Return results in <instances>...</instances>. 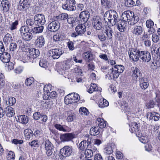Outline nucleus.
Masks as SVG:
<instances>
[{
    "mask_svg": "<svg viewBox=\"0 0 160 160\" xmlns=\"http://www.w3.org/2000/svg\"><path fill=\"white\" fill-rule=\"evenodd\" d=\"M104 19H108L112 26L115 25L119 20L117 12L114 10L107 11L104 14Z\"/></svg>",
    "mask_w": 160,
    "mask_h": 160,
    "instance_id": "obj_1",
    "label": "nucleus"
},
{
    "mask_svg": "<svg viewBox=\"0 0 160 160\" xmlns=\"http://www.w3.org/2000/svg\"><path fill=\"white\" fill-rule=\"evenodd\" d=\"M70 67V63L68 61H66L61 62L59 64L58 72L60 74L62 75L64 74V77L66 78V77L64 76V74L66 72L65 71L69 68Z\"/></svg>",
    "mask_w": 160,
    "mask_h": 160,
    "instance_id": "obj_2",
    "label": "nucleus"
},
{
    "mask_svg": "<svg viewBox=\"0 0 160 160\" xmlns=\"http://www.w3.org/2000/svg\"><path fill=\"white\" fill-rule=\"evenodd\" d=\"M141 51L138 49L132 48L129 50L128 53L130 58L133 61L137 62L140 58Z\"/></svg>",
    "mask_w": 160,
    "mask_h": 160,
    "instance_id": "obj_3",
    "label": "nucleus"
},
{
    "mask_svg": "<svg viewBox=\"0 0 160 160\" xmlns=\"http://www.w3.org/2000/svg\"><path fill=\"white\" fill-rule=\"evenodd\" d=\"M74 0H66L65 3L62 5L63 9L70 11H74L76 9Z\"/></svg>",
    "mask_w": 160,
    "mask_h": 160,
    "instance_id": "obj_4",
    "label": "nucleus"
},
{
    "mask_svg": "<svg viewBox=\"0 0 160 160\" xmlns=\"http://www.w3.org/2000/svg\"><path fill=\"white\" fill-rule=\"evenodd\" d=\"M101 18L98 16L93 17L92 20V24L93 28L99 30L102 28V23Z\"/></svg>",
    "mask_w": 160,
    "mask_h": 160,
    "instance_id": "obj_5",
    "label": "nucleus"
},
{
    "mask_svg": "<svg viewBox=\"0 0 160 160\" xmlns=\"http://www.w3.org/2000/svg\"><path fill=\"white\" fill-rule=\"evenodd\" d=\"M60 152L61 155V158L62 157H63V158H62L63 159L70 156L72 153V150L70 147L66 146L61 149Z\"/></svg>",
    "mask_w": 160,
    "mask_h": 160,
    "instance_id": "obj_6",
    "label": "nucleus"
},
{
    "mask_svg": "<svg viewBox=\"0 0 160 160\" xmlns=\"http://www.w3.org/2000/svg\"><path fill=\"white\" fill-rule=\"evenodd\" d=\"M18 6V9L21 10L25 8L26 13L29 14L30 5L28 2V0H20Z\"/></svg>",
    "mask_w": 160,
    "mask_h": 160,
    "instance_id": "obj_7",
    "label": "nucleus"
},
{
    "mask_svg": "<svg viewBox=\"0 0 160 160\" xmlns=\"http://www.w3.org/2000/svg\"><path fill=\"white\" fill-rule=\"evenodd\" d=\"M34 22H31L34 23L36 26H37V25H43L46 21L44 16L41 14L36 15L34 17Z\"/></svg>",
    "mask_w": 160,
    "mask_h": 160,
    "instance_id": "obj_8",
    "label": "nucleus"
},
{
    "mask_svg": "<svg viewBox=\"0 0 160 160\" xmlns=\"http://www.w3.org/2000/svg\"><path fill=\"white\" fill-rule=\"evenodd\" d=\"M40 25H37V26H36L34 23L31 22V26H32L31 28H32V30L31 31L32 32L31 33L32 37L33 35H34L37 33H41L42 32L44 27L42 25L39 26Z\"/></svg>",
    "mask_w": 160,
    "mask_h": 160,
    "instance_id": "obj_9",
    "label": "nucleus"
},
{
    "mask_svg": "<svg viewBox=\"0 0 160 160\" xmlns=\"http://www.w3.org/2000/svg\"><path fill=\"white\" fill-rule=\"evenodd\" d=\"M60 27V24L57 20L50 22L48 26V29L50 31L55 32L58 31Z\"/></svg>",
    "mask_w": 160,
    "mask_h": 160,
    "instance_id": "obj_10",
    "label": "nucleus"
},
{
    "mask_svg": "<svg viewBox=\"0 0 160 160\" xmlns=\"http://www.w3.org/2000/svg\"><path fill=\"white\" fill-rule=\"evenodd\" d=\"M139 57L140 59L144 62H148L151 59L150 53L146 51H141Z\"/></svg>",
    "mask_w": 160,
    "mask_h": 160,
    "instance_id": "obj_11",
    "label": "nucleus"
},
{
    "mask_svg": "<svg viewBox=\"0 0 160 160\" xmlns=\"http://www.w3.org/2000/svg\"><path fill=\"white\" fill-rule=\"evenodd\" d=\"M62 53L60 49L56 48L50 50L49 54L54 59L58 58Z\"/></svg>",
    "mask_w": 160,
    "mask_h": 160,
    "instance_id": "obj_12",
    "label": "nucleus"
},
{
    "mask_svg": "<svg viewBox=\"0 0 160 160\" xmlns=\"http://www.w3.org/2000/svg\"><path fill=\"white\" fill-rule=\"evenodd\" d=\"M87 140L82 141L79 144L78 148L81 150H84L89 147V145L91 144L92 139L89 138L88 136Z\"/></svg>",
    "mask_w": 160,
    "mask_h": 160,
    "instance_id": "obj_13",
    "label": "nucleus"
},
{
    "mask_svg": "<svg viewBox=\"0 0 160 160\" xmlns=\"http://www.w3.org/2000/svg\"><path fill=\"white\" fill-rule=\"evenodd\" d=\"M133 16V12L130 11L124 12L122 15L123 21L128 22L131 17Z\"/></svg>",
    "mask_w": 160,
    "mask_h": 160,
    "instance_id": "obj_14",
    "label": "nucleus"
},
{
    "mask_svg": "<svg viewBox=\"0 0 160 160\" xmlns=\"http://www.w3.org/2000/svg\"><path fill=\"white\" fill-rule=\"evenodd\" d=\"M75 135L71 133H65L60 135V139L63 141H68L71 140L74 138Z\"/></svg>",
    "mask_w": 160,
    "mask_h": 160,
    "instance_id": "obj_15",
    "label": "nucleus"
},
{
    "mask_svg": "<svg viewBox=\"0 0 160 160\" xmlns=\"http://www.w3.org/2000/svg\"><path fill=\"white\" fill-rule=\"evenodd\" d=\"M89 12L87 11H84L82 12L79 15V18L81 19V20H82L84 23L88 21L89 18Z\"/></svg>",
    "mask_w": 160,
    "mask_h": 160,
    "instance_id": "obj_16",
    "label": "nucleus"
},
{
    "mask_svg": "<svg viewBox=\"0 0 160 160\" xmlns=\"http://www.w3.org/2000/svg\"><path fill=\"white\" fill-rule=\"evenodd\" d=\"M11 58L10 54L7 52H4L2 53L0 57V59L2 62L4 63H8L10 60Z\"/></svg>",
    "mask_w": 160,
    "mask_h": 160,
    "instance_id": "obj_17",
    "label": "nucleus"
},
{
    "mask_svg": "<svg viewBox=\"0 0 160 160\" xmlns=\"http://www.w3.org/2000/svg\"><path fill=\"white\" fill-rule=\"evenodd\" d=\"M75 30L78 35H82L86 31V27L85 25L79 24L75 28Z\"/></svg>",
    "mask_w": 160,
    "mask_h": 160,
    "instance_id": "obj_18",
    "label": "nucleus"
},
{
    "mask_svg": "<svg viewBox=\"0 0 160 160\" xmlns=\"http://www.w3.org/2000/svg\"><path fill=\"white\" fill-rule=\"evenodd\" d=\"M139 81V85L142 89H145L148 87V83L146 78L142 77L140 78Z\"/></svg>",
    "mask_w": 160,
    "mask_h": 160,
    "instance_id": "obj_19",
    "label": "nucleus"
},
{
    "mask_svg": "<svg viewBox=\"0 0 160 160\" xmlns=\"http://www.w3.org/2000/svg\"><path fill=\"white\" fill-rule=\"evenodd\" d=\"M107 76L109 79H114L117 78L118 77V73L116 72L114 70L112 69V68L110 69Z\"/></svg>",
    "mask_w": 160,
    "mask_h": 160,
    "instance_id": "obj_20",
    "label": "nucleus"
},
{
    "mask_svg": "<svg viewBox=\"0 0 160 160\" xmlns=\"http://www.w3.org/2000/svg\"><path fill=\"white\" fill-rule=\"evenodd\" d=\"M132 76L133 79H137L138 77H140L141 76L139 70L136 67H133L132 68Z\"/></svg>",
    "mask_w": 160,
    "mask_h": 160,
    "instance_id": "obj_21",
    "label": "nucleus"
},
{
    "mask_svg": "<svg viewBox=\"0 0 160 160\" xmlns=\"http://www.w3.org/2000/svg\"><path fill=\"white\" fill-rule=\"evenodd\" d=\"M1 6L3 8V12L6 13L9 10L10 4L9 1L4 0L2 1Z\"/></svg>",
    "mask_w": 160,
    "mask_h": 160,
    "instance_id": "obj_22",
    "label": "nucleus"
},
{
    "mask_svg": "<svg viewBox=\"0 0 160 160\" xmlns=\"http://www.w3.org/2000/svg\"><path fill=\"white\" fill-rule=\"evenodd\" d=\"M146 26L147 28H149L148 32L150 33H152L154 32L155 30L153 28L154 23L151 19L147 20L146 22Z\"/></svg>",
    "mask_w": 160,
    "mask_h": 160,
    "instance_id": "obj_23",
    "label": "nucleus"
},
{
    "mask_svg": "<svg viewBox=\"0 0 160 160\" xmlns=\"http://www.w3.org/2000/svg\"><path fill=\"white\" fill-rule=\"evenodd\" d=\"M113 32V28L111 27L107 26L105 27L104 32L106 34L108 39H111L112 38Z\"/></svg>",
    "mask_w": 160,
    "mask_h": 160,
    "instance_id": "obj_24",
    "label": "nucleus"
},
{
    "mask_svg": "<svg viewBox=\"0 0 160 160\" xmlns=\"http://www.w3.org/2000/svg\"><path fill=\"white\" fill-rule=\"evenodd\" d=\"M117 24L118 29L121 32H123L125 30L126 24L122 20H119Z\"/></svg>",
    "mask_w": 160,
    "mask_h": 160,
    "instance_id": "obj_25",
    "label": "nucleus"
},
{
    "mask_svg": "<svg viewBox=\"0 0 160 160\" xmlns=\"http://www.w3.org/2000/svg\"><path fill=\"white\" fill-rule=\"evenodd\" d=\"M35 43L37 47H42L45 43L44 38L42 36L39 37L36 40Z\"/></svg>",
    "mask_w": 160,
    "mask_h": 160,
    "instance_id": "obj_26",
    "label": "nucleus"
},
{
    "mask_svg": "<svg viewBox=\"0 0 160 160\" xmlns=\"http://www.w3.org/2000/svg\"><path fill=\"white\" fill-rule=\"evenodd\" d=\"M83 57L87 62H89L92 60L93 58L92 54L88 52H84L83 54Z\"/></svg>",
    "mask_w": 160,
    "mask_h": 160,
    "instance_id": "obj_27",
    "label": "nucleus"
},
{
    "mask_svg": "<svg viewBox=\"0 0 160 160\" xmlns=\"http://www.w3.org/2000/svg\"><path fill=\"white\" fill-rule=\"evenodd\" d=\"M5 113L6 115L9 117H12L15 114L14 109L11 107L9 106L6 108Z\"/></svg>",
    "mask_w": 160,
    "mask_h": 160,
    "instance_id": "obj_28",
    "label": "nucleus"
},
{
    "mask_svg": "<svg viewBox=\"0 0 160 160\" xmlns=\"http://www.w3.org/2000/svg\"><path fill=\"white\" fill-rule=\"evenodd\" d=\"M112 69L114 70L116 72L118 73V76H119L120 73L123 72L124 69V68L122 65H115L113 68H112Z\"/></svg>",
    "mask_w": 160,
    "mask_h": 160,
    "instance_id": "obj_29",
    "label": "nucleus"
},
{
    "mask_svg": "<svg viewBox=\"0 0 160 160\" xmlns=\"http://www.w3.org/2000/svg\"><path fill=\"white\" fill-rule=\"evenodd\" d=\"M130 127V130L132 133L136 132L138 130V125L137 123H131Z\"/></svg>",
    "mask_w": 160,
    "mask_h": 160,
    "instance_id": "obj_30",
    "label": "nucleus"
},
{
    "mask_svg": "<svg viewBox=\"0 0 160 160\" xmlns=\"http://www.w3.org/2000/svg\"><path fill=\"white\" fill-rule=\"evenodd\" d=\"M98 106L101 108H104L108 106L109 102L106 99L103 98L102 100L100 99L98 102Z\"/></svg>",
    "mask_w": 160,
    "mask_h": 160,
    "instance_id": "obj_31",
    "label": "nucleus"
},
{
    "mask_svg": "<svg viewBox=\"0 0 160 160\" xmlns=\"http://www.w3.org/2000/svg\"><path fill=\"white\" fill-rule=\"evenodd\" d=\"M139 20V18L137 15H135L133 14V16L131 17L128 23L131 25H133L136 23Z\"/></svg>",
    "mask_w": 160,
    "mask_h": 160,
    "instance_id": "obj_32",
    "label": "nucleus"
},
{
    "mask_svg": "<svg viewBox=\"0 0 160 160\" xmlns=\"http://www.w3.org/2000/svg\"><path fill=\"white\" fill-rule=\"evenodd\" d=\"M99 133V128L98 127H92L90 129V134L92 135H97Z\"/></svg>",
    "mask_w": 160,
    "mask_h": 160,
    "instance_id": "obj_33",
    "label": "nucleus"
},
{
    "mask_svg": "<svg viewBox=\"0 0 160 160\" xmlns=\"http://www.w3.org/2000/svg\"><path fill=\"white\" fill-rule=\"evenodd\" d=\"M142 32V29L141 26H135L133 30V33L136 35H139L141 34Z\"/></svg>",
    "mask_w": 160,
    "mask_h": 160,
    "instance_id": "obj_34",
    "label": "nucleus"
},
{
    "mask_svg": "<svg viewBox=\"0 0 160 160\" xmlns=\"http://www.w3.org/2000/svg\"><path fill=\"white\" fill-rule=\"evenodd\" d=\"M71 93L67 95L65 98V103L66 104H68L74 103Z\"/></svg>",
    "mask_w": 160,
    "mask_h": 160,
    "instance_id": "obj_35",
    "label": "nucleus"
},
{
    "mask_svg": "<svg viewBox=\"0 0 160 160\" xmlns=\"http://www.w3.org/2000/svg\"><path fill=\"white\" fill-rule=\"evenodd\" d=\"M71 93L67 95L65 98V103L66 104H68L74 103Z\"/></svg>",
    "mask_w": 160,
    "mask_h": 160,
    "instance_id": "obj_36",
    "label": "nucleus"
},
{
    "mask_svg": "<svg viewBox=\"0 0 160 160\" xmlns=\"http://www.w3.org/2000/svg\"><path fill=\"white\" fill-rule=\"evenodd\" d=\"M39 54V51L38 49L32 48L31 49V56L33 58H36Z\"/></svg>",
    "mask_w": 160,
    "mask_h": 160,
    "instance_id": "obj_37",
    "label": "nucleus"
},
{
    "mask_svg": "<svg viewBox=\"0 0 160 160\" xmlns=\"http://www.w3.org/2000/svg\"><path fill=\"white\" fill-rule=\"evenodd\" d=\"M19 122L23 124L27 123L28 121V117L25 115H21L18 117Z\"/></svg>",
    "mask_w": 160,
    "mask_h": 160,
    "instance_id": "obj_38",
    "label": "nucleus"
},
{
    "mask_svg": "<svg viewBox=\"0 0 160 160\" xmlns=\"http://www.w3.org/2000/svg\"><path fill=\"white\" fill-rule=\"evenodd\" d=\"M158 48V45L156 44H153L151 47L150 51L153 58L155 56L156 54V50Z\"/></svg>",
    "mask_w": 160,
    "mask_h": 160,
    "instance_id": "obj_39",
    "label": "nucleus"
},
{
    "mask_svg": "<svg viewBox=\"0 0 160 160\" xmlns=\"http://www.w3.org/2000/svg\"><path fill=\"white\" fill-rule=\"evenodd\" d=\"M98 124L99 127L101 128H104L106 126V122L103 119L98 118L97 119Z\"/></svg>",
    "mask_w": 160,
    "mask_h": 160,
    "instance_id": "obj_40",
    "label": "nucleus"
},
{
    "mask_svg": "<svg viewBox=\"0 0 160 160\" xmlns=\"http://www.w3.org/2000/svg\"><path fill=\"white\" fill-rule=\"evenodd\" d=\"M21 34H23L24 33H30V29L28 26H23L19 30Z\"/></svg>",
    "mask_w": 160,
    "mask_h": 160,
    "instance_id": "obj_41",
    "label": "nucleus"
},
{
    "mask_svg": "<svg viewBox=\"0 0 160 160\" xmlns=\"http://www.w3.org/2000/svg\"><path fill=\"white\" fill-rule=\"evenodd\" d=\"M96 84L95 83H91L89 88L88 89V92L91 93L93 92L97 91L98 88H97Z\"/></svg>",
    "mask_w": 160,
    "mask_h": 160,
    "instance_id": "obj_42",
    "label": "nucleus"
},
{
    "mask_svg": "<svg viewBox=\"0 0 160 160\" xmlns=\"http://www.w3.org/2000/svg\"><path fill=\"white\" fill-rule=\"evenodd\" d=\"M84 154L86 158H89L93 156V151L91 149L89 148L86 149L85 152Z\"/></svg>",
    "mask_w": 160,
    "mask_h": 160,
    "instance_id": "obj_43",
    "label": "nucleus"
},
{
    "mask_svg": "<svg viewBox=\"0 0 160 160\" xmlns=\"http://www.w3.org/2000/svg\"><path fill=\"white\" fill-rule=\"evenodd\" d=\"M104 152L106 154H111L112 152V148L110 145H107L104 148Z\"/></svg>",
    "mask_w": 160,
    "mask_h": 160,
    "instance_id": "obj_44",
    "label": "nucleus"
},
{
    "mask_svg": "<svg viewBox=\"0 0 160 160\" xmlns=\"http://www.w3.org/2000/svg\"><path fill=\"white\" fill-rule=\"evenodd\" d=\"M79 112L81 115H87L89 113L88 109L84 107H82L80 108Z\"/></svg>",
    "mask_w": 160,
    "mask_h": 160,
    "instance_id": "obj_45",
    "label": "nucleus"
},
{
    "mask_svg": "<svg viewBox=\"0 0 160 160\" xmlns=\"http://www.w3.org/2000/svg\"><path fill=\"white\" fill-rule=\"evenodd\" d=\"M45 149H53L54 148L52 144L48 140H47L45 142Z\"/></svg>",
    "mask_w": 160,
    "mask_h": 160,
    "instance_id": "obj_46",
    "label": "nucleus"
},
{
    "mask_svg": "<svg viewBox=\"0 0 160 160\" xmlns=\"http://www.w3.org/2000/svg\"><path fill=\"white\" fill-rule=\"evenodd\" d=\"M15 155L14 152L12 151H9L7 156V160H14Z\"/></svg>",
    "mask_w": 160,
    "mask_h": 160,
    "instance_id": "obj_47",
    "label": "nucleus"
},
{
    "mask_svg": "<svg viewBox=\"0 0 160 160\" xmlns=\"http://www.w3.org/2000/svg\"><path fill=\"white\" fill-rule=\"evenodd\" d=\"M152 40L153 42L157 43L160 41V37L157 34H153L152 36Z\"/></svg>",
    "mask_w": 160,
    "mask_h": 160,
    "instance_id": "obj_48",
    "label": "nucleus"
},
{
    "mask_svg": "<svg viewBox=\"0 0 160 160\" xmlns=\"http://www.w3.org/2000/svg\"><path fill=\"white\" fill-rule=\"evenodd\" d=\"M127 2L131 5L137 6L140 4V2L139 0H128Z\"/></svg>",
    "mask_w": 160,
    "mask_h": 160,
    "instance_id": "obj_49",
    "label": "nucleus"
},
{
    "mask_svg": "<svg viewBox=\"0 0 160 160\" xmlns=\"http://www.w3.org/2000/svg\"><path fill=\"white\" fill-rule=\"evenodd\" d=\"M68 17V14L65 13L60 14L58 16V18L61 20H66Z\"/></svg>",
    "mask_w": 160,
    "mask_h": 160,
    "instance_id": "obj_50",
    "label": "nucleus"
},
{
    "mask_svg": "<svg viewBox=\"0 0 160 160\" xmlns=\"http://www.w3.org/2000/svg\"><path fill=\"white\" fill-rule=\"evenodd\" d=\"M54 127L60 131L64 132H67V131L64 128L63 125L59 124H56L55 125Z\"/></svg>",
    "mask_w": 160,
    "mask_h": 160,
    "instance_id": "obj_51",
    "label": "nucleus"
},
{
    "mask_svg": "<svg viewBox=\"0 0 160 160\" xmlns=\"http://www.w3.org/2000/svg\"><path fill=\"white\" fill-rule=\"evenodd\" d=\"M24 134L26 140H29L30 138V132L29 129H26L24 131Z\"/></svg>",
    "mask_w": 160,
    "mask_h": 160,
    "instance_id": "obj_52",
    "label": "nucleus"
},
{
    "mask_svg": "<svg viewBox=\"0 0 160 160\" xmlns=\"http://www.w3.org/2000/svg\"><path fill=\"white\" fill-rule=\"evenodd\" d=\"M71 95L72 96V97L74 102H77L79 100L80 97L79 95L77 93H71Z\"/></svg>",
    "mask_w": 160,
    "mask_h": 160,
    "instance_id": "obj_53",
    "label": "nucleus"
},
{
    "mask_svg": "<svg viewBox=\"0 0 160 160\" xmlns=\"http://www.w3.org/2000/svg\"><path fill=\"white\" fill-rule=\"evenodd\" d=\"M48 96H49L50 98H54L57 96V93L55 91H52L51 92H48L47 93Z\"/></svg>",
    "mask_w": 160,
    "mask_h": 160,
    "instance_id": "obj_54",
    "label": "nucleus"
},
{
    "mask_svg": "<svg viewBox=\"0 0 160 160\" xmlns=\"http://www.w3.org/2000/svg\"><path fill=\"white\" fill-rule=\"evenodd\" d=\"M23 38L26 41H29L30 40V32L24 33L23 34H21Z\"/></svg>",
    "mask_w": 160,
    "mask_h": 160,
    "instance_id": "obj_55",
    "label": "nucleus"
},
{
    "mask_svg": "<svg viewBox=\"0 0 160 160\" xmlns=\"http://www.w3.org/2000/svg\"><path fill=\"white\" fill-rule=\"evenodd\" d=\"M17 48V45L15 42L11 43L9 46V49L10 51H13L15 50Z\"/></svg>",
    "mask_w": 160,
    "mask_h": 160,
    "instance_id": "obj_56",
    "label": "nucleus"
},
{
    "mask_svg": "<svg viewBox=\"0 0 160 160\" xmlns=\"http://www.w3.org/2000/svg\"><path fill=\"white\" fill-rule=\"evenodd\" d=\"M39 64L40 67L45 68H46L48 67L47 62L45 60H41L40 61L39 63Z\"/></svg>",
    "mask_w": 160,
    "mask_h": 160,
    "instance_id": "obj_57",
    "label": "nucleus"
},
{
    "mask_svg": "<svg viewBox=\"0 0 160 160\" xmlns=\"http://www.w3.org/2000/svg\"><path fill=\"white\" fill-rule=\"evenodd\" d=\"M31 148H33V149H35L34 148L38 147V141L37 140L32 141L31 142Z\"/></svg>",
    "mask_w": 160,
    "mask_h": 160,
    "instance_id": "obj_58",
    "label": "nucleus"
},
{
    "mask_svg": "<svg viewBox=\"0 0 160 160\" xmlns=\"http://www.w3.org/2000/svg\"><path fill=\"white\" fill-rule=\"evenodd\" d=\"M75 118L74 114L73 113H71L68 116L67 120L68 122H70L73 120Z\"/></svg>",
    "mask_w": 160,
    "mask_h": 160,
    "instance_id": "obj_59",
    "label": "nucleus"
},
{
    "mask_svg": "<svg viewBox=\"0 0 160 160\" xmlns=\"http://www.w3.org/2000/svg\"><path fill=\"white\" fill-rule=\"evenodd\" d=\"M8 102L10 105H12L16 103V99L14 97H11L9 98Z\"/></svg>",
    "mask_w": 160,
    "mask_h": 160,
    "instance_id": "obj_60",
    "label": "nucleus"
},
{
    "mask_svg": "<svg viewBox=\"0 0 160 160\" xmlns=\"http://www.w3.org/2000/svg\"><path fill=\"white\" fill-rule=\"evenodd\" d=\"M155 105L154 102L153 101L151 100L146 104V106L148 108H153Z\"/></svg>",
    "mask_w": 160,
    "mask_h": 160,
    "instance_id": "obj_61",
    "label": "nucleus"
},
{
    "mask_svg": "<svg viewBox=\"0 0 160 160\" xmlns=\"http://www.w3.org/2000/svg\"><path fill=\"white\" fill-rule=\"evenodd\" d=\"M67 22L68 23L70 24H72L73 25V24L75 23V20L74 18L72 17H68L67 19Z\"/></svg>",
    "mask_w": 160,
    "mask_h": 160,
    "instance_id": "obj_62",
    "label": "nucleus"
},
{
    "mask_svg": "<svg viewBox=\"0 0 160 160\" xmlns=\"http://www.w3.org/2000/svg\"><path fill=\"white\" fill-rule=\"evenodd\" d=\"M18 24V21L17 20L12 23L11 25L10 29L11 30L15 29L17 28V26Z\"/></svg>",
    "mask_w": 160,
    "mask_h": 160,
    "instance_id": "obj_63",
    "label": "nucleus"
},
{
    "mask_svg": "<svg viewBox=\"0 0 160 160\" xmlns=\"http://www.w3.org/2000/svg\"><path fill=\"white\" fill-rule=\"evenodd\" d=\"M33 118L35 120H38L41 117V114L39 112H36L33 114Z\"/></svg>",
    "mask_w": 160,
    "mask_h": 160,
    "instance_id": "obj_64",
    "label": "nucleus"
}]
</instances>
